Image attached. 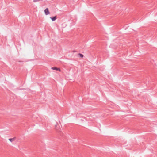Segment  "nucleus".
I'll list each match as a JSON object with an SVG mask.
<instances>
[{
    "mask_svg": "<svg viewBox=\"0 0 157 157\" xmlns=\"http://www.w3.org/2000/svg\"><path fill=\"white\" fill-rule=\"evenodd\" d=\"M52 69L53 70H55L57 71H61V70L59 68H58L56 67H52Z\"/></svg>",
    "mask_w": 157,
    "mask_h": 157,
    "instance_id": "nucleus-2",
    "label": "nucleus"
},
{
    "mask_svg": "<svg viewBox=\"0 0 157 157\" xmlns=\"http://www.w3.org/2000/svg\"><path fill=\"white\" fill-rule=\"evenodd\" d=\"M44 12L46 15H48L50 13L48 10V8H47L45 9V10H44Z\"/></svg>",
    "mask_w": 157,
    "mask_h": 157,
    "instance_id": "nucleus-1",
    "label": "nucleus"
},
{
    "mask_svg": "<svg viewBox=\"0 0 157 157\" xmlns=\"http://www.w3.org/2000/svg\"><path fill=\"white\" fill-rule=\"evenodd\" d=\"M9 140L10 141H13V139H9Z\"/></svg>",
    "mask_w": 157,
    "mask_h": 157,
    "instance_id": "nucleus-6",
    "label": "nucleus"
},
{
    "mask_svg": "<svg viewBox=\"0 0 157 157\" xmlns=\"http://www.w3.org/2000/svg\"><path fill=\"white\" fill-rule=\"evenodd\" d=\"M56 16H55L53 17H50V18L52 19L53 21H55L56 19Z\"/></svg>",
    "mask_w": 157,
    "mask_h": 157,
    "instance_id": "nucleus-3",
    "label": "nucleus"
},
{
    "mask_svg": "<svg viewBox=\"0 0 157 157\" xmlns=\"http://www.w3.org/2000/svg\"><path fill=\"white\" fill-rule=\"evenodd\" d=\"M39 0H33V2H38Z\"/></svg>",
    "mask_w": 157,
    "mask_h": 157,
    "instance_id": "nucleus-4",
    "label": "nucleus"
},
{
    "mask_svg": "<svg viewBox=\"0 0 157 157\" xmlns=\"http://www.w3.org/2000/svg\"><path fill=\"white\" fill-rule=\"evenodd\" d=\"M79 55L81 57H83V55L81 54H79Z\"/></svg>",
    "mask_w": 157,
    "mask_h": 157,
    "instance_id": "nucleus-5",
    "label": "nucleus"
}]
</instances>
